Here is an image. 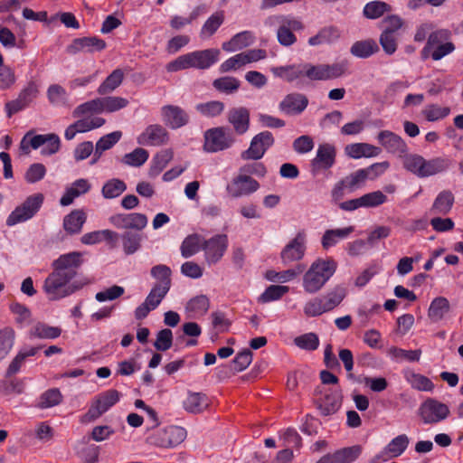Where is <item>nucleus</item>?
<instances>
[{
	"mask_svg": "<svg viewBox=\"0 0 463 463\" xmlns=\"http://www.w3.org/2000/svg\"><path fill=\"white\" fill-rule=\"evenodd\" d=\"M82 263V253L79 251L61 254L52 261V271L45 279L43 287L50 300H59L71 296L89 284L88 279L70 283L76 277Z\"/></svg>",
	"mask_w": 463,
	"mask_h": 463,
	"instance_id": "nucleus-1",
	"label": "nucleus"
},
{
	"mask_svg": "<svg viewBox=\"0 0 463 463\" xmlns=\"http://www.w3.org/2000/svg\"><path fill=\"white\" fill-rule=\"evenodd\" d=\"M221 52L216 48L194 51L178 56L166 65L169 72L186 69L208 70L220 60Z\"/></svg>",
	"mask_w": 463,
	"mask_h": 463,
	"instance_id": "nucleus-2",
	"label": "nucleus"
},
{
	"mask_svg": "<svg viewBox=\"0 0 463 463\" xmlns=\"http://www.w3.org/2000/svg\"><path fill=\"white\" fill-rule=\"evenodd\" d=\"M336 269L337 263L334 259H317L303 276L302 287L304 290L308 294H316L333 277Z\"/></svg>",
	"mask_w": 463,
	"mask_h": 463,
	"instance_id": "nucleus-3",
	"label": "nucleus"
},
{
	"mask_svg": "<svg viewBox=\"0 0 463 463\" xmlns=\"http://www.w3.org/2000/svg\"><path fill=\"white\" fill-rule=\"evenodd\" d=\"M449 165V160L442 156L426 159L418 154H409L403 159L404 168L420 178L443 173L448 170Z\"/></svg>",
	"mask_w": 463,
	"mask_h": 463,
	"instance_id": "nucleus-4",
	"label": "nucleus"
},
{
	"mask_svg": "<svg viewBox=\"0 0 463 463\" xmlns=\"http://www.w3.org/2000/svg\"><path fill=\"white\" fill-rule=\"evenodd\" d=\"M455 49L451 31L437 29L429 34L427 43L420 51V56L423 60L431 58L433 61H439L452 53Z\"/></svg>",
	"mask_w": 463,
	"mask_h": 463,
	"instance_id": "nucleus-5",
	"label": "nucleus"
},
{
	"mask_svg": "<svg viewBox=\"0 0 463 463\" xmlns=\"http://www.w3.org/2000/svg\"><path fill=\"white\" fill-rule=\"evenodd\" d=\"M43 194H34L28 196L21 204L17 205L7 216L5 224L13 227L33 218L43 203Z\"/></svg>",
	"mask_w": 463,
	"mask_h": 463,
	"instance_id": "nucleus-6",
	"label": "nucleus"
},
{
	"mask_svg": "<svg viewBox=\"0 0 463 463\" xmlns=\"http://www.w3.org/2000/svg\"><path fill=\"white\" fill-rule=\"evenodd\" d=\"M345 62H335L332 64L304 63V75L311 81H326L341 77L346 71Z\"/></svg>",
	"mask_w": 463,
	"mask_h": 463,
	"instance_id": "nucleus-7",
	"label": "nucleus"
},
{
	"mask_svg": "<svg viewBox=\"0 0 463 463\" xmlns=\"http://www.w3.org/2000/svg\"><path fill=\"white\" fill-rule=\"evenodd\" d=\"M234 143V137L230 128L217 127L210 128L204 133L203 149L208 153H216L225 150Z\"/></svg>",
	"mask_w": 463,
	"mask_h": 463,
	"instance_id": "nucleus-8",
	"label": "nucleus"
},
{
	"mask_svg": "<svg viewBox=\"0 0 463 463\" xmlns=\"http://www.w3.org/2000/svg\"><path fill=\"white\" fill-rule=\"evenodd\" d=\"M450 411L447 404L439 401L428 398L419 407L418 414L423 424L434 425L445 420Z\"/></svg>",
	"mask_w": 463,
	"mask_h": 463,
	"instance_id": "nucleus-9",
	"label": "nucleus"
},
{
	"mask_svg": "<svg viewBox=\"0 0 463 463\" xmlns=\"http://www.w3.org/2000/svg\"><path fill=\"white\" fill-rule=\"evenodd\" d=\"M120 392L115 389H109L96 395L85 414L89 421H93L107 412L120 400Z\"/></svg>",
	"mask_w": 463,
	"mask_h": 463,
	"instance_id": "nucleus-10",
	"label": "nucleus"
},
{
	"mask_svg": "<svg viewBox=\"0 0 463 463\" xmlns=\"http://www.w3.org/2000/svg\"><path fill=\"white\" fill-rule=\"evenodd\" d=\"M273 144L274 137L271 132H260L251 139L250 147L241 153V157L243 160H259Z\"/></svg>",
	"mask_w": 463,
	"mask_h": 463,
	"instance_id": "nucleus-11",
	"label": "nucleus"
},
{
	"mask_svg": "<svg viewBox=\"0 0 463 463\" xmlns=\"http://www.w3.org/2000/svg\"><path fill=\"white\" fill-rule=\"evenodd\" d=\"M109 222L117 229L143 231L148 222L146 214L140 213H116L109 218Z\"/></svg>",
	"mask_w": 463,
	"mask_h": 463,
	"instance_id": "nucleus-12",
	"label": "nucleus"
},
{
	"mask_svg": "<svg viewBox=\"0 0 463 463\" xmlns=\"http://www.w3.org/2000/svg\"><path fill=\"white\" fill-rule=\"evenodd\" d=\"M39 93L36 82L30 81L20 91L17 99L11 100L5 104L6 115L11 118L14 114L26 109Z\"/></svg>",
	"mask_w": 463,
	"mask_h": 463,
	"instance_id": "nucleus-13",
	"label": "nucleus"
},
{
	"mask_svg": "<svg viewBox=\"0 0 463 463\" xmlns=\"http://www.w3.org/2000/svg\"><path fill=\"white\" fill-rule=\"evenodd\" d=\"M107 47L106 42L97 36L75 38L66 47V52L75 55L79 52L93 53L101 52Z\"/></svg>",
	"mask_w": 463,
	"mask_h": 463,
	"instance_id": "nucleus-14",
	"label": "nucleus"
},
{
	"mask_svg": "<svg viewBox=\"0 0 463 463\" xmlns=\"http://www.w3.org/2000/svg\"><path fill=\"white\" fill-rule=\"evenodd\" d=\"M307 97L300 92L287 94L279 103V109L286 116H299L308 106Z\"/></svg>",
	"mask_w": 463,
	"mask_h": 463,
	"instance_id": "nucleus-15",
	"label": "nucleus"
},
{
	"mask_svg": "<svg viewBox=\"0 0 463 463\" xmlns=\"http://www.w3.org/2000/svg\"><path fill=\"white\" fill-rule=\"evenodd\" d=\"M379 144L390 154L400 157H405L408 152V146L405 141L396 133L390 130H382L377 135Z\"/></svg>",
	"mask_w": 463,
	"mask_h": 463,
	"instance_id": "nucleus-16",
	"label": "nucleus"
},
{
	"mask_svg": "<svg viewBox=\"0 0 463 463\" xmlns=\"http://www.w3.org/2000/svg\"><path fill=\"white\" fill-rule=\"evenodd\" d=\"M260 188L258 181L247 175H239L227 185L228 194L233 198H240L255 193Z\"/></svg>",
	"mask_w": 463,
	"mask_h": 463,
	"instance_id": "nucleus-17",
	"label": "nucleus"
},
{
	"mask_svg": "<svg viewBox=\"0 0 463 463\" xmlns=\"http://www.w3.org/2000/svg\"><path fill=\"white\" fill-rule=\"evenodd\" d=\"M168 137V132L163 126L152 124L138 135L137 142L140 146H159L166 144Z\"/></svg>",
	"mask_w": 463,
	"mask_h": 463,
	"instance_id": "nucleus-18",
	"label": "nucleus"
},
{
	"mask_svg": "<svg viewBox=\"0 0 463 463\" xmlns=\"http://www.w3.org/2000/svg\"><path fill=\"white\" fill-rule=\"evenodd\" d=\"M228 248V237L225 234H217L204 241L203 250L208 263L218 262Z\"/></svg>",
	"mask_w": 463,
	"mask_h": 463,
	"instance_id": "nucleus-19",
	"label": "nucleus"
},
{
	"mask_svg": "<svg viewBox=\"0 0 463 463\" xmlns=\"http://www.w3.org/2000/svg\"><path fill=\"white\" fill-rule=\"evenodd\" d=\"M162 121L171 129H177L188 124L190 117L184 109L175 105L161 108Z\"/></svg>",
	"mask_w": 463,
	"mask_h": 463,
	"instance_id": "nucleus-20",
	"label": "nucleus"
},
{
	"mask_svg": "<svg viewBox=\"0 0 463 463\" xmlns=\"http://www.w3.org/2000/svg\"><path fill=\"white\" fill-rule=\"evenodd\" d=\"M335 147L328 143L318 146L316 156L311 161V167L314 173L321 169H329L335 163Z\"/></svg>",
	"mask_w": 463,
	"mask_h": 463,
	"instance_id": "nucleus-21",
	"label": "nucleus"
},
{
	"mask_svg": "<svg viewBox=\"0 0 463 463\" xmlns=\"http://www.w3.org/2000/svg\"><path fill=\"white\" fill-rule=\"evenodd\" d=\"M305 251V238L301 234H298L282 250L280 253L282 262L288 265L291 262L300 260L304 257Z\"/></svg>",
	"mask_w": 463,
	"mask_h": 463,
	"instance_id": "nucleus-22",
	"label": "nucleus"
},
{
	"mask_svg": "<svg viewBox=\"0 0 463 463\" xmlns=\"http://www.w3.org/2000/svg\"><path fill=\"white\" fill-rule=\"evenodd\" d=\"M30 145L33 149L43 146L41 154L52 156L60 149V137L56 134L35 135L30 138Z\"/></svg>",
	"mask_w": 463,
	"mask_h": 463,
	"instance_id": "nucleus-23",
	"label": "nucleus"
},
{
	"mask_svg": "<svg viewBox=\"0 0 463 463\" xmlns=\"http://www.w3.org/2000/svg\"><path fill=\"white\" fill-rule=\"evenodd\" d=\"M159 445L164 448H173L182 443L186 438V430L180 426H168L159 433Z\"/></svg>",
	"mask_w": 463,
	"mask_h": 463,
	"instance_id": "nucleus-24",
	"label": "nucleus"
},
{
	"mask_svg": "<svg viewBox=\"0 0 463 463\" xmlns=\"http://www.w3.org/2000/svg\"><path fill=\"white\" fill-rule=\"evenodd\" d=\"M345 152L349 157L359 159L362 157H375L381 154L382 149L368 143H354L347 145Z\"/></svg>",
	"mask_w": 463,
	"mask_h": 463,
	"instance_id": "nucleus-25",
	"label": "nucleus"
},
{
	"mask_svg": "<svg viewBox=\"0 0 463 463\" xmlns=\"http://www.w3.org/2000/svg\"><path fill=\"white\" fill-rule=\"evenodd\" d=\"M228 121L239 135L244 134L250 126V112L246 108L232 109L228 113Z\"/></svg>",
	"mask_w": 463,
	"mask_h": 463,
	"instance_id": "nucleus-26",
	"label": "nucleus"
},
{
	"mask_svg": "<svg viewBox=\"0 0 463 463\" xmlns=\"http://www.w3.org/2000/svg\"><path fill=\"white\" fill-rule=\"evenodd\" d=\"M354 231L353 226L326 230L321 238L322 248L327 250L335 247L339 241L346 239Z\"/></svg>",
	"mask_w": 463,
	"mask_h": 463,
	"instance_id": "nucleus-27",
	"label": "nucleus"
},
{
	"mask_svg": "<svg viewBox=\"0 0 463 463\" xmlns=\"http://www.w3.org/2000/svg\"><path fill=\"white\" fill-rule=\"evenodd\" d=\"M183 406L187 412L198 414L208 408L209 399L205 393L189 392Z\"/></svg>",
	"mask_w": 463,
	"mask_h": 463,
	"instance_id": "nucleus-28",
	"label": "nucleus"
},
{
	"mask_svg": "<svg viewBox=\"0 0 463 463\" xmlns=\"http://www.w3.org/2000/svg\"><path fill=\"white\" fill-rule=\"evenodd\" d=\"M321 415L328 416L335 413L341 406L340 392H330L326 393L324 398L316 402Z\"/></svg>",
	"mask_w": 463,
	"mask_h": 463,
	"instance_id": "nucleus-29",
	"label": "nucleus"
},
{
	"mask_svg": "<svg viewBox=\"0 0 463 463\" xmlns=\"http://www.w3.org/2000/svg\"><path fill=\"white\" fill-rule=\"evenodd\" d=\"M270 71L274 76L281 78L288 82H293L305 77L304 63L272 67Z\"/></svg>",
	"mask_w": 463,
	"mask_h": 463,
	"instance_id": "nucleus-30",
	"label": "nucleus"
},
{
	"mask_svg": "<svg viewBox=\"0 0 463 463\" xmlns=\"http://www.w3.org/2000/svg\"><path fill=\"white\" fill-rule=\"evenodd\" d=\"M85 222V213L81 210H74L64 217L63 228L71 235L78 234L81 232Z\"/></svg>",
	"mask_w": 463,
	"mask_h": 463,
	"instance_id": "nucleus-31",
	"label": "nucleus"
},
{
	"mask_svg": "<svg viewBox=\"0 0 463 463\" xmlns=\"http://www.w3.org/2000/svg\"><path fill=\"white\" fill-rule=\"evenodd\" d=\"M126 255H133L141 249L143 235L138 232L127 231L120 236Z\"/></svg>",
	"mask_w": 463,
	"mask_h": 463,
	"instance_id": "nucleus-32",
	"label": "nucleus"
},
{
	"mask_svg": "<svg viewBox=\"0 0 463 463\" xmlns=\"http://www.w3.org/2000/svg\"><path fill=\"white\" fill-rule=\"evenodd\" d=\"M253 43V35L249 31L236 33L228 42L222 43V47L228 52H232L250 46Z\"/></svg>",
	"mask_w": 463,
	"mask_h": 463,
	"instance_id": "nucleus-33",
	"label": "nucleus"
},
{
	"mask_svg": "<svg viewBox=\"0 0 463 463\" xmlns=\"http://www.w3.org/2000/svg\"><path fill=\"white\" fill-rule=\"evenodd\" d=\"M150 274L156 280L154 287L160 288L162 290H170L172 271L168 266L165 264L156 265L151 269Z\"/></svg>",
	"mask_w": 463,
	"mask_h": 463,
	"instance_id": "nucleus-34",
	"label": "nucleus"
},
{
	"mask_svg": "<svg viewBox=\"0 0 463 463\" xmlns=\"http://www.w3.org/2000/svg\"><path fill=\"white\" fill-rule=\"evenodd\" d=\"M409 444V437L406 434H400L384 447L382 453L390 458H398L407 449Z\"/></svg>",
	"mask_w": 463,
	"mask_h": 463,
	"instance_id": "nucleus-35",
	"label": "nucleus"
},
{
	"mask_svg": "<svg viewBox=\"0 0 463 463\" xmlns=\"http://www.w3.org/2000/svg\"><path fill=\"white\" fill-rule=\"evenodd\" d=\"M455 197L451 191L443 190L433 202L431 212L436 214H447L454 204Z\"/></svg>",
	"mask_w": 463,
	"mask_h": 463,
	"instance_id": "nucleus-36",
	"label": "nucleus"
},
{
	"mask_svg": "<svg viewBox=\"0 0 463 463\" xmlns=\"http://www.w3.org/2000/svg\"><path fill=\"white\" fill-rule=\"evenodd\" d=\"M174 153L171 149H164L156 153L151 160L148 175L150 177L157 176L173 159Z\"/></svg>",
	"mask_w": 463,
	"mask_h": 463,
	"instance_id": "nucleus-37",
	"label": "nucleus"
},
{
	"mask_svg": "<svg viewBox=\"0 0 463 463\" xmlns=\"http://www.w3.org/2000/svg\"><path fill=\"white\" fill-rule=\"evenodd\" d=\"M345 288L341 285H337L330 291H328L325 296L320 297L322 298V303L326 313L333 310L337 306H339L345 298Z\"/></svg>",
	"mask_w": 463,
	"mask_h": 463,
	"instance_id": "nucleus-38",
	"label": "nucleus"
},
{
	"mask_svg": "<svg viewBox=\"0 0 463 463\" xmlns=\"http://www.w3.org/2000/svg\"><path fill=\"white\" fill-rule=\"evenodd\" d=\"M210 307L209 298L205 295L196 296L191 298L186 306L185 310L190 317H199L206 314Z\"/></svg>",
	"mask_w": 463,
	"mask_h": 463,
	"instance_id": "nucleus-39",
	"label": "nucleus"
},
{
	"mask_svg": "<svg viewBox=\"0 0 463 463\" xmlns=\"http://www.w3.org/2000/svg\"><path fill=\"white\" fill-rule=\"evenodd\" d=\"M63 396L58 388H51L43 392L38 398L35 407L41 410L49 409L61 403Z\"/></svg>",
	"mask_w": 463,
	"mask_h": 463,
	"instance_id": "nucleus-40",
	"label": "nucleus"
},
{
	"mask_svg": "<svg viewBox=\"0 0 463 463\" xmlns=\"http://www.w3.org/2000/svg\"><path fill=\"white\" fill-rule=\"evenodd\" d=\"M449 309L450 305L449 300L444 297H438L431 301L428 310V316L432 322L437 323L443 319Z\"/></svg>",
	"mask_w": 463,
	"mask_h": 463,
	"instance_id": "nucleus-41",
	"label": "nucleus"
},
{
	"mask_svg": "<svg viewBox=\"0 0 463 463\" xmlns=\"http://www.w3.org/2000/svg\"><path fill=\"white\" fill-rule=\"evenodd\" d=\"M379 51L376 42L373 39L355 42L350 49L352 55L365 59Z\"/></svg>",
	"mask_w": 463,
	"mask_h": 463,
	"instance_id": "nucleus-42",
	"label": "nucleus"
},
{
	"mask_svg": "<svg viewBox=\"0 0 463 463\" xmlns=\"http://www.w3.org/2000/svg\"><path fill=\"white\" fill-rule=\"evenodd\" d=\"M124 73L121 69L114 70L105 80L99 86L97 92L99 95H106L113 92L123 81Z\"/></svg>",
	"mask_w": 463,
	"mask_h": 463,
	"instance_id": "nucleus-43",
	"label": "nucleus"
},
{
	"mask_svg": "<svg viewBox=\"0 0 463 463\" xmlns=\"http://www.w3.org/2000/svg\"><path fill=\"white\" fill-rule=\"evenodd\" d=\"M61 334V327L49 326L43 322L36 323L31 329V336L40 339H56Z\"/></svg>",
	"mask_w": 463,
	"mask_h": 463,
	"instance_id": "nucleus-44",
	"label": "nucleus"
},
{
	"mask_svg": "<svg viewBox=\"0 0 463 463\" xmlns=\"http://www.w3.org/2000/svg\"><path fill=\"white\" fill-rule=\"evenodd\" d=\"M224 22L223 12H215L203 24L201 28V38H209L213 36Z\"/></svg>",
	"mask_w": 463,
	"mask_h": 463,
	"instance_id": "nucleus-45",
	"label": "nucleus"
},
{
	"mask_svg": "<svg viewBox=\"0 0 463 463\" xmlns=\"http://www.w3.org/2000/svg\"><path fill=\"white\" fill-rule=\"evenodd\" d=\"M304 270L305 266L302 264H298L294 269H289L279 272L269 270L266 274V278L270 281L283 283L294 279L297 276L303 273Z\"/></svg>",
	"mask_w": 463,
	"mask_h": 463,
	"instance_id": "nucleus-46",
	"label": "nucleus"
},
{
	"mask_svg": "<svg viewBox=\"0 0 463 463\" xmlns=\"http://www.w3.org/2000/svg\"><path fill=\"white\" fill-rule=\"evenodd\" d=\"M405 379L413 389L418 391L431 392L434 389V384L431 380L420 373L407 372L405 373Z\"/></svg>",
	"mask_w": 463,
	"mask_h": 463,
	"instance_id": "nucleus-47",
	"label": "nucleus"
},
{
	"mask_svg": "<svg viewBox=\"0 0 463 463\" xmlns=\"http://www.w3.org/2000/svg\"><path fill=\"white\" fill-rule=\"evenodd\" d=\"M391 10V5L385 2L371 1L364 5L363 13L368 19H377Z\"/></svg>",
	"mask_w": 463,
	"mask_h": 463,
	"instance_id": "nucleus-48",
	"label": "nucleus"
},
{
	"mask_svg": "<svg viewBox=\"0 0 463 463\" xmlns=\"http://www.w3.org/2000/svg\"><path fill=\"white\" fill-rule=\"evenodd\" d=\"M224 108V103L219 100L198 103L195 106L196 111L206 118L220 116L223 112Z\"/></svg>",
	"mask_w": 463,
	"mask_h": 463,
	"instance_id": "nucleus-49",
	"label": "nucleus"
},
{
	"mask_svg": "<svg viewBox=\"0 0 463 463\" xmlns=\"http://www.w3.org/2000/svg\"><path fill=\"white\" fill-rule=\"evenodd\" d=\"M126 190L127 184L122 180L113 178L104 184L101 193L106 199H113L118 197Z\"/></svg>",
	"mask_w": 463,
	"mask_h": 463,
	"instance_id": "nucleus-50",
	"label": "nucleus"
},
{
	"mask_svg": "<svg viewBox=\"0 0 463 463\" xmlns=\"http://www.w3.org/2000/svg\"><path fill=\"white\" fill-rule=\"evenodd\" d=\"M213 86L220 92L232 94L239 90L241 81L234 77L225 76L214 80Z\"/></svg>",
	"mask_w": 463,
	"mask_h": 463,
	"instance_id": "nucleus-51",
	"label": "nucleus"
},
{
	"mask_svg": "<svg viewBox=\"0 0 463 463\" xmlns=\"http://www.w3.org/2000/svg\"><path fill=\"white\" fill-rule=\"evenodd\" d=\"M388 354L392 359L396 361H409V362H418L421 355V350H404L396 346H392L388 350Z\"/></svg>",
	"mask_w": 463,
	"mask_h": 463,
	"instance_id": "nucleus-52",
	"label": "nucleus"
},
{
	"mask_svg": "<svg viewBox=\"0 0 463 463\" xmlns=\"http://www.w3.org/2000/svg\"><path fill=\"white\" fill-rule=\"evenodd\" d=\"M149 153L145 148L137 147L126 154L122 158V163L129 166L139 167L147 161Z\"/></svg>",
	"mask_w": 463,
	"mask_h": 463,
	"instance_id": "nucleus-53",
	"label": "nucleus"
},
{
	"mask_svg": "<svg viewBox=\"0 0 463 463\" xmlns=\"http://www.w3.org/2000/svg\"><path fill=\"white\" fill-rule=\"evenodd\" d=\"M342 180L345 184L348 193H353L363 188L367 181L362 168L349 174Z\"/></svg>",
	"mask_w": 463,
	"mask_h": 463,
	"instance_id": "nucleus-54",
	"label": "nucleus"
},
{
	"mask_svg": "<svg viewBox=\"0 0 463 463\" xmlns=\"http://www.w3.org/2000/svg\"><path fill=\"white\" fill-rule=\"evenodd\" d=\"M288 291L289 288L288 286L270 285L260 295V301L262 303H269L279 300Z\"/></svg>",
	"mask_w": 463,
	"mask_h": 463,
	"instance_id": "nucleus-55",
	"label": "nucleus"
},
{
	"mask_svg": "<svg viewBox=\"0 0 463 463\" xmlns=\"http://www.w3.org/2000/svg\"><path fill=\"white\" fill-rule=\"evenodd\" d=\"M181 254L184 258H190L200 250V236L192 234L187 236L180 247Z\"/></svg>",
	"mask_w": 463,
	"mask_h": 463,
	"instance_id": "nucleus-56",
	"label": "nucleus"
},
{
	"mask_svg": "<svg viewBox=\"0 0 463 463\" xmlns=\"http://www.w3.org/2000/svg\"><path fill=\"white\" fill-rule=\"evenodd\" d=\"M14 331L10 327L0 330V360L4 359L13 348Z\"/></svg>",
	"mask_w": 463,
	"mask_h": 463,
	"instance_id": "nucleus-57",
	"label": "nucleus"
},
{
	"mask_svg": "<svg viewBox=\"0 0 463 463\" xmlns=\"http://www.w3.org/2000/svg\"><path fill=\"white\" fill-rule=\"evenodd\" d=\"M102 99L97 98L79 105L73 111L74 117H80L88 113H102Z\"/></svg>",
	"mask_w": 463,
	"mask_h": 463,
	"instance_id": "nucleus-58",
	"label": "nucleus"
},
{
	"mask_svg": "<svg viewBox=\"0 0 463 463\" xmlns=\"http://www.w3.org/2000/svg\"><path fill=\"white\" fill-rule=\"evenodd\" d=\"M450 109L449 107H441L438 104H430L427 106L422 114L428 121L434 122L449 116Z\"/></svg>",
	"mask_w": 463,
	"mask_h": 463,
	"instance_id": "nucleus-59",
	"label": "nucleus"
},
{
	"mask_svg": "<svg viewBox=\"0 0 463 463\" xmlns=\"http://www.w3.org/2000/svg\"><path fill=\"white\" fill-rule=\"evenodd\" d=\"M339 37L336 28L328 27L322 29L317 35L308 39V43L311 46L320 45L325 43H329Z\"/></svg>",
	"mask_w": 463,
	"mask_h": 463,
	"instance_id": "nucleus-60",
	"label": "nucleus"
},
{
	"mask_svg": "<svg viewBox=\"0 0 463 463\" xmlns=\"http://www.w3.org/2000/svg\"><path fill=\"white\" fill-rule=\"evenodd\" d=\"M295 345L304 350L314 351L319 346V338L315 333H307L294 339Z\"/></svg>",
	"mask_w": 463,
	"mask_h": 463,
	"instance_id": "nucleus-61",
	"label": "nucleus"
},
{
	"mask_svg": "<svg viewBox=\"0 0 463 463\" xmlns=\"http://www.w3.org/2000/svg\"><path fill=\"white\" fill-rule=\"evenodd\" d=\"M364 208H375L387 202V196L382 191H373L361 196Z\"/></svg>",
	"mask_w": 463,
	"mask_h": 463,
	"instance_id": "nucleus-62",
	"label": "nucleus"
},
{
	"mask_svg": "<svg viewBox=\"0 0 463 463\" xmlns=\"http://www.w3.org/2000/svg\"><path fill=\"white\" fill-rule=\"evenodd\" d=\"M246 64L248 63L244 52H240L223 61L220 65L219 71L221 73H225L231 71H236Z\"/></svg>",
	"mask_w": 463,
	"mask_h": 463,
	"instance_id": "nucleus-63",
	"label": "nucleus"
},
{
	"mask_svg": "<svg viewBox=\"0 0 463 463\" xmlns=\"http://www.w3.org/2000/svg\"><path fill=\"white\" fill-rule=\"evenodd\" d=\"M106 120L100 117H89L79 119L74 122L79 133L88 132L90 130L100 128L105 124Z\"/></svg>",
	"mask_w": 463,
	"mask_h": 463,
	"instance_id": "nucleus-64",
	"label": "nucleus"
}]
</instances>
